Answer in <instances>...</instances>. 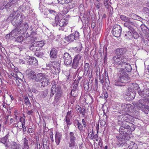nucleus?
Here are the masks:
<instances>
[{
	"mask_svg": "<svg viewBox=\"0 0 149 149\" xmlns=\"http://www.w3.org/2000/svg\"><path fill=\"white\" fill-rule=\"evenodd\" d=\"M79 32L78 31H75L68 36L65 37V39L67 42H73L74 40H78L79 38Z\"/></svg>",
	"mask_w": 149,
	"mask_h": 149,
	"instance_id": "7",
	"label": "nucleus"
},
{
	"mask_svg": "<svg viewBox=\"0 0 149 149\" xmlns=\"http://www.w3.org/2000/svg\"><path fill=\"white\" fill-rule=\"evenodd\" d=\"M64 62L66 65H69L72 63V59L70 55L68 53H65L63 55Z\"/></svg>",
	"mask_w": 149,
	"mask_h": 149,
	"instance_id": "11",
	"label": "nucleus"
},
{
	"mask_svg": "<svg viewBox=\"0 0 149 149\" xmlns=\"http://www.w3.org/2000/svg\"><path fill=\"white\" fill-rule=\"evenodd\" d=\"M57 50L55 48H53L52 49L50 54V56L51 58H55L57 57Z\"/></svg>",
	"mask_w": 149,
	"mask_h": 149,
	"instance_id": "19",
	"label": "nucleus"
},
{
	"mask_svg": "<svg viewBox=\"0 0 149 149\" xmlns=\"http://www.w3.org/2000/svg\"><path fill=\"white\" fill-rule=\"evenodd\" d=\"M91 139H94L96 141H97L98 140V136L97 134H95V135L94 134L93 137H91Z\"/></svg>",
	"mask_w": 149,
	"mask_h": 149,
	"instance_id": "59",
	"label": "nucleus"
},
{
	"mask_svg": "<svg viewBox=\"0 0 149 149\" xmlns=\"http://www.w3.org/2000/svg\"><path fill=\"white\" fill-rule=\"evenodd\" d=\"M21 145L19 143L13 141L11 143V149H21Z\"/></svg>",
	"mask_w": 149,
	"mask_h": 149,
	"instance_id": "21",
	"label": "nucleus"
},
{
	"mask_svg": "<svg viewBox=\"0 0 149 149\" xmlns=\"http://www.w3.org/2000/svg\"><path fill=\"white\" fill-rule=\"evenodd\" d=\"M28 140L26 138H24L23 139V145H28Z\"/></svg>",
	"mask_w": 149,
	"mask_h": 149,
	"instance_id": "62",
	"label": "nucleus"
},
{
	"mask_svg": "<svg viewBox=\"0 0 149 149\" xmlns=\"http://www.w3.org/2000/svg\"><path fill=\"white\" fill-rule=\"evenodd\" d=\"M123 83H122L120 81H119L118 79V80H116L115 81V84L116 86H123Z\"/></svg>",
	"mask_w": 149,
	"mask_h": 149,
	"instance_id": "49",
	"label": "nucleus"
},
{
	"mask_svg": "<svg viewBox=\"0 0 149 149\" xmlns=\"http://www.w3.org/2000/svg\"><path fill=\"white\" fill-rule=\"evenodd\" d=\"M29 49L30 50L33 52L38 51L40 50L39 48H38V47L36 45L35 43L31 44L29 47Z\"/></svg>",
	"mask_w": 149,
	"mask_h": 149,
	"instance_id": "27",
	"label": "nucleus"
},
{
	"mask_svg": "<svg viewBox=\"0 0 149 149\" xmlns=\"http://www.w3.org/2000/svg\"><path fill=\"white\" fill-rule=\"evenodd\" d=\"M35 43L36 44V45L38 47V48H39V50L40 49V48L43 46L45 44L44 40L38 41Z\"/></svg>",
	"mask_w": 149,
	"mask_h": 149,
	"instance_id": "35",
	"label": "nucleus"
},
{
	"mask_svg": "<svg viewBox=\"0 0 149 149\" xmlns=\"http://www.w3.org/2000/svg\"><path fill=\"white\" fill-rule=\"evenodd\" d=\"M9 136V134H7L6 136L1 139L0 142L3 144L6 143V141L8 139Z\"/></svg>",
	"mask_w": 149,
	"mask_h": 149,
	"instance_id": "37",
	"label": "nucleus"
},
{
	"mask_svg": "<svg viewBox=\"0 0 149 149\" xmlns=\"http://www.w3.org/2000/svg\"><path fill=\"white\" fill-rule=\"evenodd\" d=\"M20 121L22 123V127L25 126L24 125H25V117L24 118L21 117L20 118Z\"/></svg>",
	"mask_w": 149,
	"mask_h": 149,
	"instance_id": "48",
	"label": "nucleus"
},
{
	"mask_svg": "<svg viewBox=\"0 0 149 149\" xmlns=\"http://www.w3.org/2000/svg\"><path fill=\"white\" fill-rule=\"evenodd\" d=\"M72 117H65V121L67 124V125H70L72 123L70 121V119L72 118Z\"/></svg>",
	"mask_w": 149,
	"mask_h": 149,
	"instance_id": "47",
	"label": "nucleus"
},
{
	"mask_svg": "<svg viewBox=\"0 0 149 149\" xmlns=\"http://www.w3.org/2000/svg\"><path fill=\"white\" fill-rule=\"evenodd\" d=\"M77 125L78 129L80 131H81L83 130V126L82 125V124L81 123H78L77 124Z\"/></svg>",
	"mask_w": 149,
	"mask_h": 149,
	"instance_id": "54",
	"label": "nucleus"
},
{
	"mask_svg": "<svg viewBox=\"0 0 149 149\" xmlns=\"http://www.w3.org/2000/svg\"><path fill=\"white\" fill-rule=\"evenodd\" d=\"M121 28L120 26L118 24H115L113 27L111 32L115 36L119 37L120 36Z\"/></svg>",
	"mask_w": 149,
	"mask_h": 149,
	"instance_id": "10",
	"label": "nucleus"
},
{
	"mask_svg": "<svg viewBox=\"0 0 149 149\" xmlns=\"http://www.w3.org/2000/svg\"><path fill=\"white\" fill-rule=\"evenodd\" d=\"M40 82L41 84V86L45 87L47 86L49 83V79L47 78V76H46Z\"/></svg>",
	"mask_w": 149,
	"mask_h": 149,
	"instance_id": "26",
	"label": "nucleus"
},
{
	"mask_svg": "<svg viewBox=\"0 0 149 149\" xmlns=\"http://www.w3.org/2000/svg\"><path fill=\"white\" fill-rule=\"evenodd\" d=\"M49 11V13L48 14L49 15H56V12L54 10H52L50 9L48 10Z\"/></svg>",
	"mask_w": 149,
	"mask_h": 149,
	"instance_id": "53",
	"label": "nucleus"
},
{
	"mask_svg": "<svg viewBox=\"0 0 149 149\" xmlns=\"http://www.w3.org/2000/svg\"><path fill=\"white\" fill-rule=\"evenodd\" d=\"M142 41L146 45L149 46V34L146 35L145 38L143 37L142 38Z\"/></svg>",
	"mask_w": 149,
	"mask_h": 149,
	"instance_id": "33",
	"label": "nucleus"
},
{
	"mask_svg": "<svg viewBox=\"0 0 149 149\" xmlns=\"http://www.w3.org/2000/svg\"><path fill=\"white\" fill-rule=\"evenodd\" d=\"M78 113L82 114L84 117L85 115V110L84 108L82 110L81 109V110L78 111Z\"/></svg>",
	"mask_w": 149,
	"mask_h": 149,
	"instance_id": "56",
	"label": "nucleus"
},
{
	"mask_svg": "<svg viewBox=\"0 0 149 149\" xmlns=\"http://www.w3.org/2000/svg\"><path fill=\"white\" fill-rule=\"evenodd\" d=\"M134 26V22L131 20H128L127 21L125 22L124 23V25L125 27H126L128 29V30L131 31L133 34H136L137 38L139 37V35L137 34L136 31H135L133 27L131 25Z\"/></svg>",
	"mask_w": 149,
	"mask_h": 149,
	"instance_id": "8",
	"label": "nucleus"
},
{
	"mask_svg": "<svg viewBox=\"0 0 149 149\" xmlns=\"http://www.w3.org/2000/svg\"><path fill=\"white\" fill-rule=\"evenodd\" d=\"M33 113V111L31 110H27L26 111V113L28 115H31Z\"/></svg>",
	"mask_w": 149,
	"mask_h": 149,
	"instance_id": "64",
	"label": "nucleus"
},
{
	"mask_svg": "<svg viewBox=\"0 0 149 149\" xmlns=\"http://www.w3.org/2000/svg\"><path fill=\"white\" fill-rule=\"evenodd\" d=\"M24 101L25 104L27 106H31V105L29 99L27 97H26L24 98Z\"/></svg>",
	"mask_w": 149,
	"mask_h": 149,
	"instance_id": "41",
	"label": "nucleus"
},
{
	"mask_svg": "<svg viewBox=\"0 0 149 149\" xmlns=\"http://www.w3.org/2000/svg\"><path fill=\"white\" fill-rule=\"evenodd\" d=\"M146 100L145 99H140L139 101L138 104H145V101Z\"/></svg>",
	"mask_w": 149,
	"mask_h": 149,
	"instance_id": "58",
	"label": "nucleus"
},
{
	"mask_svg": "<svg viewBox=\"0 0 149 149\" xmlns=\"http://www.w3.org/2000/svg\"><path fill=\"white\" fill-rule=\"evenodd\" d=\"M46 76V75L45 73H39L36 75L34 80L36 82H40L45 78V77Z\"/></svg>",
	"mask_w": 149,
	"mask_h": 149,
	"instance_id": "13",
	"label": "nucleus"
},
{
	"mask_svg": "<svg viewBox=\"0 0 149 149\" xmlns=\"http://www.w3.org/2000/svg\"><path fill=\"white\" fill-rule=\"evenodd\" d=\"M62 134L58 132H56L55 135V141L56 144L58 145L61 140Z\"/></svg>",
	"mask_w": 149,
	"mask_h": 149,
	"instance_id": "16",
	"label": "nucleus"
},
{
	"mask_svg": "<svg viewBox=\"0 0 149 149\" xmlns=\"http://www.w3.org/2000/svg\"><path fill=\"white\" fill-rule=\"evenodd\" d=\"M126 51V49L124 48H118L116 49V53L118 55H121L125 54Z\"/></svg>",
	"mask_w": 149,
	"mask_h": 149,
	"instance_id": "23",
	"label": "nucleus"
},
{
	"mask_svg": "<svg viewBox=\"0 0 149 149\" xmlns=\"http://www.w3.org/2000/svg\"><path fill=\"white\" fill-rule=\"evenodd\" d=\"M53 68H54L56 73L59 72L60 70V64L59 62H53L52 64Z\"/></svg>",
	"mask_w": 149,
	"mask_h": 149,
	"instance_id": "20",
	"label": "nucleus"
},
{
	"mask_svg": "<svg viewBox=\"0 0 149 149\" xmlns=\"http://www.w3.org/2000/svg\"><path fill=\"white\" fill-rule=\"evenodd\" d=\"M132 144L130 145L129 148H127L126 149H137V145L133 142H132Z\"/></svg>",
	"mask_w": 149,
	"mask_h": 149,
	"instance_id": "42",
	"label": "nucleus"
},
{
	"mask_svg": "<svg viewBox=\"0 0 149 149\" xmlns=\"http://www.w3.org/2000/svg\"><path fill=\"white\" fill-rule=\"evenodd\" d=\"M28 61L30 65H33L36 66L38 64V63L37 59L34 57L29 58Z\"/></svg>",
	"mask_w": 149,
	"mask_h": 149,
	"instance_id": "18",
	"label": "nucleus"
},
{
	"mask_svg": "<svg viewBox=\"0 0 149 149\" xmlns=\"http://www.w3.org/2000/svg\"><path fill=\"white\" fill-rule=\"evenodd\" d=\"M15 80L17 85V86H19L21 84L22 80L18 77V78H17L15 79Z\"/></svg>",
	"mask_w": 149,
	"mask_h": 149,
	"instance_id": "52",
	"label": "nucleus"
},
{
	"mask_svg": "<svg viewBox=\"0 0 149 149\" xmlns=\"http://www.w3.org/2000/svg\"><path fill=\"white\" fill-rule=\"evenodd\" d=\"M120 18L123 21L127 22L130 19L124 15H120Z\"/></svg>",
	"mask_w": 149,
	"mask_h": 149,
	"instance_id": "43",
	"label": "nucleus"
},
{
	"mask_svg": "<svg viewBox=\"0 0 149 149\" xmlns=\"http://www.w3.org/2000/svg\"><path fill=\"white\" fill-rule=\"evenodd\" d=\"M35 55L39 58H42L43 57L44 53L42 52H38L35 53Z\"/></svg>",
	"mask_w": 149,
	"mask_h": 149,
	"instance_id": "45",
	"label": "nucleus"
},
{
	"mask_svg": "<svg viewBox=\"0 0 149 149\" xmlns=\"http://www.w3.org/2000/svg\"><path fill=\"white\" fill-rule=\"evenodd\" d=\"M29 27L28 24L26 22L24 23L23 25L22 24L20 26L19 28L20 29H21V31H26L28 29Z\"/></svg>",
	"mask_w": 149,
	"mask_h": 149,
	"instance_id": "22",
	"label": "nucleus"
},
{
	"mask_svg": "<svg viewBox=\"0 0 149 149\" xmlns=\"http://www.w3.org/2000/svg\"><path fill=\"white\" fill-rule=\"evenodd\" d=\"M118 80L123 83H126L128 79H130L128 74L125 72L123 68H120L118 72Z\"/></svg>",
	"mask_w": 149,
	"mask_h": 149,
	"instance_id": "4",
	"label": "nucleus"
},
{
	"mask_svg": "<svg viewBox=\"0 0 149 149\" xmlns=\"http://www.w3.org/2000/svg\"><path fill=\"white\" fill-rule=\"evenodd\" d=\"M22 149H30L29 145H23Z\"/></svg>",
	"mask_w": 149,
	"mask_h": 149,
	"instance_id": "61",
	"label": "nucleus"
},
{
	"mask_svg": "<svg viewBox=\"0 0 149 149\" xmlns=\"http://www.w3.org/2000/svg\"><path fill=\"white\" fill-rule=\"evenodd\" d=\"M112 63L118 67H123L125 65L126 62L128 61L127 58L126 56L119 57L118 56L113 57L111 59Z\"/></svg>",
	"mask_w": 149,
	"mask_h": 149,
	"instance_id": "2",
	"label": "nucleus"
},
{
	"mask_svg": "<svg viewBox=\"0 0 149 149\" xmlns=\"http://www.w3.org/2000/svg\"><path fill=\"white\" fill-rule=\"evenodd\" d=\"M21 29L18 27H16L11 32V36L12 39L15 38V37L19 34L21 32Z\"/></svg>",
	"mask_w": 149,
	"mask_h": 149,
	"instance_id": "14",
	"label": "nucleus"
},
{
	"mask_svg": "<svg viewBox=\"0 0 149 149\" xmlns=\"http://www.w3.org/2000/svg\"><path fill=\"white\" fill-rule=\"evenodd\" d=\"M75 135L74 133L73 132H70L69 133L70 141L68 143L69 146L70 148L74 147L76 149H78V147L75 146V142L76 140Z\"/></svg>",
	"mask_w": 149,
	"mask_h": 149,
	"instance_id": "6",
	"label": "nucleus"
},
{
	"mask_svg": "<svg viewBox=\"0 0 149 149\" xmlns=\"http://www.w3.org/2000/svg\"><path fill=\"white\" fill-rule=\"evenodd\" d=\"M131 105L130 104H126L125 103L123 104H121V107L123 109H128L131 107Z\"/></svg>",
	"mask_w": 149,
	"mask_h": 149,
	"instance_id": "46",
	"label": "nucleus"
},
{
	"mask_svg": "<svg viewBox=\"0 0 149 149\" xmlns=\"http://www.w3.org/2000/svg\"><path fill=\"white\" fill-rule=\"evenodd\" d=\"M133 33L130 30L124 32V37L127 39H130L132 38Z\"/></svg>",
	"mask_w": 149,
	"mask_h": 149,
	"instance_id": "25",
	"label": "nucleus"
},
{
	"mask_svg": "<svg viewBox=\"0 0 149 149\" xmlns=\"http://www.w3.org/2000/svg\"><path fill=\"white\" fill-rule=\"evenodd\" d=\"M72 112H73L71 111H68L67 113V116L66 117H72Z\"/></svg>",
	"mask_w": 149,
	"mask_h": 149,
	"instance_id": "60",
	"label": "nucleus"
},
{
	"mask_svg": "<svg viewBox=\"0 0 149 149\" xmlns=\"http://www.w3.org/2000/svg\"><path fill=\"white\" fill-rule=\"evenodd\" d=\"M109 1V0H104V5L106 7V8L107 9H108V11L109 12V13L111 14L113 13V9H112V10H111L110 8L111 7V6H109L108 2Z\"/></svg>",
	"mask_w": 149,
	"mask_h": 149,
	"instance_id": "30",
	"label": "nucleus"
},
{
	"mask_svg": "<svg viewBox=\"0 0 149 149\" xmlns=\"http://www.w3.org/2000/svg\"><path fill=\"white\" fill-rule=\"evenodd\" d=\"M48 93V89H46L44 91H42L41 92V97L42 98H45L47 95Z\"/></svg>",
	"mask_w": 149,
	"mask_h": 149,
	"instance_id": "38",
	"label": "nucleus"
},
{
	"mask_svg": "<svg viewBox=\"0 0 149 149\" xmlns=\"http://www.w3.org/2000/svg\"><path fill=\"white\" fill-rule=\"evenodd\" d=\"M25 8V5H22L19 7L17 11L21 13L24 10Z\"/></svg>",
	"mask_w": 149,
	"mask_h": 149,
	"instance_id": "50",
	"label": "nucleus"
},
{
	"mask_svg": "<svg viewBox=\"0 0 149 149\" xmlns=\"http://www.w3.org/2000/svg\"><path fill=\"white\" fill-rule=\"evenodd\" d=\"M28 71V74L29 77L32 79L34 80L36 76V75L35 74V72L30 70H29Z\"/></svg>",
	"mask_w": 149,
	"mask_h": 149,
	"instance_id": "31",
	"label": "nucleus"
},
{
	"mask_svg": "<svg viewBox=\"0 0 149 149\" xmlns=\"http://www.w3.org/2000/svg\"><path fill=\"white\" fill-rule=\"evenodd\" d=\"M11 74V75L13 77V79H15L17 78H18V77L15 73L12 72Z\"/></svg>",
	"mask_w": 149,
	"mask_h": 149,
	"instance_id": "55",
	"label": "nucleus"
},
{
	"mask_svg": "<svg viewBox=\"0 0 149 149\" xmlns=\"http://www.w3.org/2000/svg\"><path fill=\"white\" fill-rule=\"evenodd\" d=\"M123 67L125 68L123 69L124 70L125 69V71H126L127 72H130L132 70V68L130 64L127 62H126L125 65Z\"/></svg>",
	"mask_w": 149,
	"mask_h": 149,
	"instance_id": "28",
	"label": "nucleus"
},
{
	"mask_svg": "<svg viewBox=\"0 0 149 149\" xmlns=\"http://www.w3.org/2000/svg\"><path fill=\"white\" fill-rule=\"evenodd\" d=\"M25 17L22 14H17L13 18L12 20L11 23L15 26L19 27L23 23V20L25 18Z\"/></svg>",
	"mask_w": 149,
	"mask_h": 149,
	"instance_id": "3",
	"label": "nucleus"
},
{
	"mask_svg": "<svg viewBox=\"0 0 149 149\" xmlns=\"http://www.w3.org/2000/svg\"><path fill=\"white\" fill-rule=\"evenodd\" d=\"M135 92H130L125 95V99L127 101H130L133 100L135 97Z\"/></svg>",
	"mask_w": 149,
	"mask_h": 149,
	"instance_id": "15",
	"label": "nucleus"
},
{
	"mask_svg": "<svg viewBox=\"0 0 149 149\" xmlns=\"http://www.w3.org/2000/svg\"><path fill=\"white\" fill-rule=\"evenodd\" d=\"M10 3H8L6 6V8H8V7H10V6L13 4L16 3L17 2V0H10L9 1Z\"/></svg>",
	"mask_w": 149,
	"mask_h": 149,
	"instance_id": "39",
	"label": "nucleus"
},
{
	"mask_svg": "<svg viewBox=\"0 0 149 149\" xmlns=\"http://www.w3.org/2000/svg\"><path fill=\"white\" fill-rule=\"evenodd\" d=\"M94 134L93 132H91L88 135V137L91 139V137H93V136Z\"/></svg>",
	"mask_w": 149,
	"mask_h": 149,
	"instance_id": "63",
	"label": "nucleus"
},
{
	"mask_svg": "<svg viewBox=\"0 0 149 149\" xmlns=\"http://www.w3.org/2000/svg\"><path fill=\"white\" fill-rule=\"evenodd\" d=\"M139 94L143 97H149V89L144 88L143 90L141 89L139 92Z\"/></svg>",
	"mask_w": 149,
	"mask_h": 149,
	"instance_id": "12",
	"label": "nucleus"
},
{
	"mask_svg": "<svg viewBox=\"0 0 149 149\" xmlns=\"http://www.w3.org/2000/svg\"><path fill=\"white\" fill-rule=\"evenodd\" d=\"M90 65L88 63H86L84 65L83 75H87L88 71L89 70Z\"/></svg>",
	"mask_w": 149,
	"mask_h": 149,
	"instance_id": "24",
	"label": "nucleus"
},
{
	"mask_svg": "<svg viewBox=\"0 0 149 149\" xmlns=\"http://www.w3.org/2000/svg\"><path fill=\"white\" fill-rule=\"evenodd\" d=\"M142 110L146 114H148V111L149 110V107L148 106V107L144 108L143 109V110Z\"/></svg>",
	"mask_w": 149,
	"mask_h": 149,
	"instance_id": "57",
	"label": "nucleus"
},
{
	"mask_svg": "<svg viewBox=\"0 0 149 149\" xmlns=\"http://www.w3.org/2000/svg\"><path fill=\"white\" fill-rule=\"evenodd\" d=\"M133 88L134 90H136L138 92V93L139 94V92L141 90V89H140L139 85L137 84H133Z\"/></svg>",
	"mask_w": 149,
	"mask_h": 149,
	"instance_id": "36",
	"label": "nucleus"
},
{
	"mask_svg": "<svg viewBox=\"0 0 149 149\" xmlns=\"http://www.w3.org/2000/svg\"><path fill=\"white\" fill-rule=\"evenodd\" d=\"M56 88V85L54 84L52 85L50 91L49 92V95L50 97H52L54 95L55 91H56L55 90V88Z\"/></svg>",
	"mask_w": 149,
	"mask_h": 149,
	"instance_id": "29",
	"label": "nucleus"
},
{
	"mask_svg": "<svg viewBox=\"0 0 149 149\" xmlns=\"http://www.w3.org/2000/svg\"><path fill=\"white\" fill-rule=\"evenodd\" d=\"M82 56L78 54L75 56L73 60L72 65V68L74 69H77L79 68V65L81 64H83V60L81 59Z\"/></svg>",
	"mask_w": 149,
	"mask_h": 149,
	"instance_id": "5",
	"label": "nucleus"
},
{
	"mask_svg": "<svg viewBox=\"0 0 149 149\" xmlns=\"http://www.w3.org/2000/svg\"><path fill=\"white\" fill-rule=\"evenodd\" d=\"M67 24V21L65 19H62L59 22V25L60 27L64 26L66 25Z\"/></svg>",
	"mask_w": 149,
	"mask_h": 149,
	"instance_id": "34",
	"label": "nucleus"
},
{
	"mask_svg": "<svg viewBox=\"0 0 149 149\" xmlns=\"http://www.w3.org/2000/svg\"><path fill=\"white\" fill-rule=\"evenodd\" d=\"M59 17L58 16H55V19L52 21V24L54 26H57L59 22Z\"/></svg>",
	"mask_w": 149,
	"mask_h": 149,
	"instance_id": "32",
	"label": "nucleus"
},
{
	"mask_svg": "<svg viewBox=\"0 0 149 149\" xmlns=\"http://www.w3.org/2000/svg\"><path fill=\"white\" fill-rule=\"evenodd\" d=\"M122 117L123 121H120L118 124H120L121 126L119 129V132L120 134H127L130 135L132 132L135 129V125L133 124H130L131 122L133 120L132 117L127 113L123 115H120L119 118Z\"/></svg>",
	"mask_w": 149,
	"mask_h": 149,
	"instance_id": "1",
	"label": "nucleus"
},
{
	"mask_svg": "<svg viewBox=\"0 0 149 149\" xmlns=\"http://www.w3.org/2000/svg\"><path fill=\"white\" fill-rule=\"evenodd\" d=\"M129 16L133 19L140 21L141 22L144 19L138 15L132 13L129 14Z\"/></svg>",
	"mask_w": 149,
	"mask_h": 149,
	"instance_id": "17",
	"label": "nucleus"
},
{
	"mask_svg": "<svg viewBox=\"0 0 149 149\" xmlns=\"http://www.w3.org/2000/svg\"><path fill=\"white\" fill-rule=\"evenodd\" d=\"M24 39L23 37L19 36L15 38V40L17 42L22 43V42H23Z\"/></svg>",
	"mask_w": 149,
	"mask_h": 149,
	"instance_id": "40",
	"label": "nucleus"
},
{
	"mask_svg": "<svg viewBox=\"0 0 149 149\" xmlns=\"http://www.w3.org/2000/svg\"><path fill=\"white\" fill-rule=\"evenodd\" d=\"M2 102L4 104H7V98L5 97V95L4 94L2 96Z\"/></svg>",
	"mask_w": 149,
	"mask_h": 149,
	"instance_id": "51",
	"label": "nucleus"
},
{
	"mask_svg": "<svg viewBox=\"0 0 149 149\" xmlns=\"http://www.w3.org/2000/svg\"><path fill=\"white\" fill-rule=\"evenodd\" d=\"M136 106L138 107L141 110H143V109L144 108H146V107H148V106L146 105H145L144 104H139L138 103H137L136 104Z\"/></svg>",
	"mask_w": 149,
	"mask_h": 149,
	"instance_id": "44",
	"label": "nucleus"
},
{
	"mask_svg": "<svg viewBox=\"0 0 149 149\" xmlns=\"http://www.w3.org/2000/svg\"><path fill=\"white\" fill-rule=\"evenodd\" d=\"M55 90L56 94L54 96V102L56 103L58 102L63 94V92L60 86H58L56 85V88Z\"/></svg>",
	"mask_w": 149,
	"mask_h": 149,
	"instance_id": "9",
	"label": "nucleus"
}]
</instances>
